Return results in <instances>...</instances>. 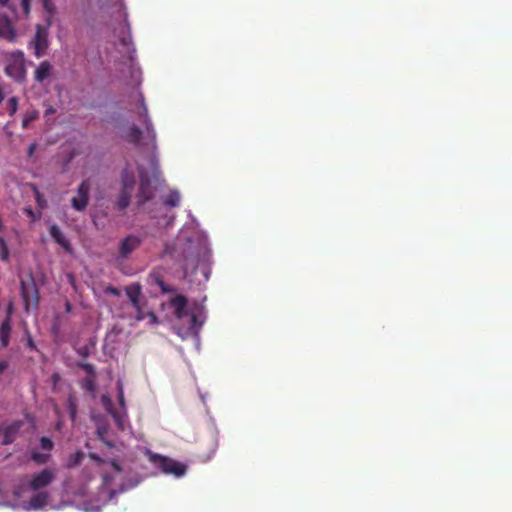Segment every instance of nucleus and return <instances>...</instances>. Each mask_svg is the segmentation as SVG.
<instances>
[{"instance_id":"obj_13","label":"nucleus","mask_w":512,"mask_h":512,"mask_svg":"<svg viewBox=\"0 0 512 512\" xmlns=\"http://www.w3.org/2000/svg\"><path fill=\"white\" fill-rule=\"evenodd\" d=\"M198 266V255L194 251V247L188 244L183 250V268L185 274L189 269H195Z\"/></svg>"},{"instance_id":"obj_21","label":"nucleus","mask_w":512,"mask_h":512,"mask_svg":"<svg viewBox=\"0 0 512 512\" xmlns=\"http://www.w3.org/2000/svg\"><path fill=\"white\" fill-rule=\"evenodd\" d=\"M141 137H142L141 129L136 125H132L129 128L125 138L128 142H130L136 146H140Z\"/></svg>"},{"instance_id":"obj_12","label":"nucleus","mask_w":512,"mask_h":512,"mask_svg":"<svg viewBox=\"0 0 512 512\" xmlns=\"http://www.w3.org/2000/svg\"><path fill=\"white\" fill-rule=\"evenodd\" d=\"M31 292H34V294H35V306H37L38 290L35 287L33 279L31 278V283H27L26 281L21 280L20 281V293H21V297H22L23 304H24L26 311L29 310Z\"/></svg>"},{"instance_id":"obj_5","label":"nucleus","mask_w":512,"mask_h":512,"mask_svg":"<svg viewBox=\"0 0 512 512\" xmlns=\"http://www.w3.org/2000/svg\"><path fill=\"white\" fill-rule=\"evenodd\" d=\"M139 178L140 184L137 193V202L139 205H143L153 198L155 189L152 186L148 174L144 168H139Z\"/></svg>"},{"instance_id":"obj_32","label":"nucleus","mask_w":512,"mask_h":512,"mask_svg":"<svg viewBox=\"0 0 512 512\" xmlns=\"http://www.w3.org/2000/svg\"><path fill=\"white\" fill-rule=\"evenodd\" d=\"M40 448L47 453H50L54 448V442L46 436H43L39 439Z\"/></svg>"},{"instance_id":"obj_23","label":"nucleus","mask_w":512,"mask_h":512,"mask_svg":"<svg viewBox=\"0 0 512 512\" xmlns=\"http://www.w3.org/2000/svg\"><path fill=\"white\" fill-rule=\"evenodd\" d=\"M66 406H67V410H68L71 421L75 422L78 405H77L76 397L73 394H70L67 397Z\"/></svg>"},{"instance_id":"obj_7","label":"nucleus","mask_w":512,"mask_h":512,"mask_svg":"<svg viewBox=\"0 0 512 512\" xmlns=\"http://www.w3.org/2000/svg\"><path fill=\"white\" fill-rule=\"evenodd\" d=\"M126 294L129 298L133 308L136 311L135 319L137 321H142L145 319L146 314L143 311V308L140 303L141 296V286L139 284H133L129 287H126Z\"/></svg>"},{"instance_id":"obj_34","label":"nucleus","mask_w":512,"mask_h":512,"mask_svg":"<svg viewBox=\"0 0 512 512\" xmlns=\"http://www.w3.org/2000/svg\"><path fill=\"white\" fill-rule=\"evenodd\" d=\"M43 6V9L48 13L50 17H52L56 12V6L53 0H40Z\"/></svg>"},{"instance_id":"obj_42","label":"nucleus","mask_w":512,"mask_h":512,"mask_svg":"<svg viewBox=\"0 0 512 512\" xmlns=\"http://www.w3.org/2000/svg\"><path fill=\"white\" fill-rule=\"evenodd\" d=\"M89 457L94 460L97 464H103V463H106V461L104 459H102L101 457H99L98 455L94 454V453H91L89 455Z\"/></svg>"},{"instance_id":"obj_2","label":"nucleus","mask_w":512,"mask_h":512,"mask_svg":"<svg viewBox=\"0 0 512 512\" xmlns=\"http://www.w3.org/2000/svg\"><path fill=\"white\" fill-rule=\"evenodd\" d=\"M5 73L19 83L26 79L25 57L22 51L17 50L6 54Z\"/></svg>"},{"instance_id":"obj_1","label":"nucleus","mask_w":512,"mask_h":512,"mask_svg":"<svg viewBox=\"0 0 512 512\" xmlns=\"http://www.w3.org/2000/svg\"><path fill=\"white\" fill-rule=\"evenodd\" d=\"M187 305L188 300L184 295H177L169 301V307L173 309L176 319L182 320L189 316V325L185 333L181 335L182 338L188 335H197L202 326V323L198 321V317L195 313L189 314Z\"/></svg>"},{"instance_id":"obj_48","label":"nucleus","mask_w":512,"mask_h":512,"mask_svg":"<svg viewBox=\"0 0 512 512\" xmlns=\"http://www.w3.org/2000/svg\"><path fill=\"white\" fill-rule=\"evenodd\" d=\"M8 368V362L5 360H0V375L4 373V371Z\"/></svg>"},{"instance_id":"obj_51","label":"nucleus","mask_w":512,"mask_h":512,"mask_svg":"<svg viewBox=\"0 0 512 512\" xmlns=\"http://www.w3.org/2000/svg\"><path fill=\"white\" fill-rule=\"evenodd\" d=\"M4 100V91L2 87L0 86V103Z\"/></svg>"},{"instance_id":"obj_50","label":"nucleus","mask_w":512,"mask_h":512,"mask_svg":"<svg viewBox=\"0 0 512 512\" xmlns=\"http://www.w3.org/2000/svg\"><path fill=\"white\" fill-rule=\"evenodd\" d=\"M35 150H36V144H35V143H32V144L28 147V151H27L28 156H29V157H32V156H33V154H34V152H35Z\"/></svg>"},{"instance_id":"obj_15","label":"nucleus","mask_w":512,"mask_h":512,"mask_svg":"<svg viewBox=\"0 0 512 512\" xmlns=\"http://www.w3.org/2000/svg\"><path fill=\"white\" fill-rule=\"evenodd\" d=\"M139 115H140V118L142 119L145 127H146V131H147V134L151 140V143H152V146L155 148L156 144H155V132L153 130V127H152V123L148 117V109L144 103V99L143 97L141 96V106H140V112H139Z\"/></svg>"},{"instance_id":"obj_29","label":"nucleus","mask_w":512,"mask_h":512,"mask_svg":"<svg viewBox=\"0 0 512 512\" xmlns=\"http://www.w3.org/2000/svg\"><path fill=\"white\" fill-rule=\"evenodd\" d=\"M39 117V112L37 110L26 111L22 120V127L24 129L28 128L31 122L35 121Z\"/></svg>"},{"instance_id":"obj_54","label":"nucleus","mask_w":512,"mask_h":512,"mask_svg":"<svg viewBox=\"0 0 512 512\" xmlns=\"http://www.w3.org/2000/svg\"><path fill=\"white\" fill-rule=\"evenodd\" d=\"M66 309H67V310H69V309H70V304H69V303H67V305H66Z\"/></svg>"},{"instance_id":"obj_11","label":"nucleus","mask_w":512,"mask_h":512,"mask_svg":"<svg viewBox=\"0 0 512 512\" xmlns=\"http://www.w3.org/2000/svg\"><path fill=\"white\" fill-rule=\"evenodd\" d=\"M34 54L37 58H40L46 54L48 47L47 31L41 26H37L36 34L33 40Z\"/></svg>"},{"instance_id":"obj_46","label":"nucleus","mask_w":512,"mask_h":512,"mask_svg":"<svg viewBox=\"0 0 512 512\" xmlns=\"http://www.w3.org/2000/svg\"><path fill=\"white\" fill-rule=\"evenodd\" d=\"M147 316L150 318V321L152 324H157L158 323V318L156 316V314L154 312H148L147 313Z\"/></svg>"},{"instance_id":"obj_25","label":"nucleus","mask_w":512,"mask_h":512,"mask_svg":"<svg viewBox=\"0 0 512 512\" xmlns=\"http://www.w3.org/2000/svg\"><path fill=\"white\" fill-rule=\"evenodd\" d=\"M102 404L103 406L105 407L106 411L112 415V417L117 421V423L119 424L120 423V416L116 413V411L114 410L113 408V403L111 401V399L106 396V395H103L102 396Z\"/></svg>"},{"instance_id":"obj_43","label":"nucleus","mask_w":512,"mask_h":512,"mask_svg":"<svg viewBox=\"0 0 512 512\" xmlns=\"http://www.w3.org/2000/svg\"><path fill=\"white\" fill-rule=\"evenodd\" d=\"M26 334H27V346L30 348V349H36V346H35V343L31 337V335L29 334V331H26Z\"/></svg>"},{"instance_id":"obj_30","label":"nucleus","mask_w":512,"mask_h":512,"mask_svg":"<svg viewBox=\"0 0 512 512\" xmlns=\"http://www.w3.org/2000/svg\"><path fill=\"white\" fill-rule=\"evenodd\" d=\"M7 111L10 116H14L18 109V98L16 96L10 97L6 102Z\"/></svg>"},{"instance_id":"obj_6","label":"nucleus","mask_w":512,"mask_h":512,"mask_svg":"<svg viewBox=\"0 0 512 512\" xmlns=\"http://www.w3.org/2000/svg\"><path fill=\"white\" fill-rule=\"evenodd\" d=\"M90 190V181L83 180L77 188V195L71 199V206L73 209L82 212L87 208L89 203Z\"/></svg>"},{"instance_id":"obj_49","label":"nucleus","mask_w":512,"mask_h":512,"mask_svg":"<svg viewBox=\"0 0 512 512\" xmlns=\"http://www.w3.org/2000/svg\"><path fill=\"white\" fill-rule=\"evenodd\" d=\"M13 313V304L10 303L6 309V317H9V322L11 323V315Z\"/></svg>"},{"instance_id":"obj_38","label":"nucleus","mask_w":512,"mask_h":512,"mask_svg":"<svg viewBox=\"0 0 512 512\" xmlns=\"http://www.w3.org/2000/svg\"><path fill=\"white\" fill-rule=\"evenodd\" d=\"M84 388L88 391L93 392L95 390L94 377L88 378L84 382Z\"/></svg>"},{"instance_id":"obj_33","label":"nucleus","mask_w":512,"mask_h":512,"mask_svg":"<svg viewBox=\"0 0 512 512\" xmlns=\"http://www.w3.org/2000/svg\"><path fill=\"white\" fill-rule=\"evenodd\" d=\"M0 259L3 262H8L9 260V249L3 237H0Z\"/></svg>"},{"instance_id":"obj_8","label":"nucleus","mask_w":512,"mask_h":512,"mask_svg":"<svg viewBox=\"0 0 512 512\" xmlns=\"http://www.w3.org/2000/svg\"><path fill=\"white\" fill-rule=\"evenodd\" d=\"M142 239L136 235H128L120 241L119 255L121 259H127L132 252L140 247Z\"/></svg>"},{"instance_id":"obj_4","label":"nucleus","mask_w":512,"mask_h":512,"mask_svg":"<svg viewBox=\"0 0 512 512\" xmlns=\"http://www.w3.org/2000/svg\"><path fill=\"white\" fill-rule=\"evenodd\" d=\"M56 478V472L52 468H44L34 473L27 483V488L31 491H43Z\"/></svg>"},{"instance_id":"obj_24","label":"nucleus","mask_w":512,"mask_h":512,"mask_svg":"<svg viewBox=\"0 0 512 512\" xmlns=\"http://www.w3.org/2000/svg\"><path fill=\"white\" fill-rule=\"evenodd\" d=\"M131 193L132 191L121 189V192L117 200V207L119 210H124L125 208L128 207L131 200Z\"/></svg>"},{"instance_id":"obj_40","label":"nucleus","mask_w":512,"mask_h":512,"mask_svg":"<svg viewBox=\"0 0 512 512\" xmlns=\"http://www.w3.org/2000/svg\"><path fill=\"white\" fill-rule=\"evenodd\" d=\"M23 211L28 217L31 218L32 221H35L37 219V215L31 207H25Z\"/></svg>"},{"instance_id":"obj_14","label":"nucleus","mask_w":512,"mask_h":512,"mask_svg":"<svg viewBox=\"0 0 512 512\" xmlns=\"http://www.w3.org/2000/svg\"><path fill=\"white\" fill-rule=\"evenodd\" d=\"M49 234L53 238V240L59 244L65 251H71V244L69 240L64 236L61 229L57 224H52L49 227Z\"/></svg>"},{"instance_id":"obj_28","label":"nucleus","mask_w":512,"mask_h":512,"mask_svg":"<svg viewBox=\"0 0 512 512\" xmlns=\"http://www.w3.org/2000/svg\"><path fill=\"white\" fill-rule=\"evenodd\" d=\"M164 204L169 207H176L180 204V194L177 191H171L164 199Z\"/></svg>"},{"instance_id":"obj_19","label":"nucleus","mask_w":512,"mask_h":512,"mask_svg":"<svg viewBox=\"0 0 512 512\" xmlns=\"http://www.w3.org/2000/svg\"><path fill=\"white\" fill-rule=\"evenodd\" d=\"M122 190L133 191L135 186L134 172L128 168L123 169L121 173Z\"/></svg>"},{"instance_id":"obj_26","label":"nucleus","mask_w":512,"mask_h":512,"mask_svg":"<svg viewBox=\"0 0 512 512\" xmlns=\"http://www.w3.org/2000/svg\"><path fill=\"white\" fill-rule=\"evenodd\" d=\"M102 404L103 406L105 407L106 411L112 415V417L117 421V423L119 424L120 423V416L116 413V411L114 410L113 408V403L111 401V399L106 396V395H103L102 396Z\"/></svg>"},{"instance_id":"obj_39","label":"nucleus","mask_w":512,"mask_h":512,"mask_svg":"<svg viewBox=\"0 0 512 512\" xmlns=\"http://www.w3.org/2000/svg\"><path fill=\"white\" fill-rule=\"evenodd\" d=\"M104 292L106 294H110V295H113V296H119L120 295V290L114 286H107L105 289H104Z\"/></svg>"},{"instance_id":"obj_35","label":"nucleus","mask_w":512,"mask_h":512,"mask_svg":"<svg viewBox=\"0 0 512 512\" xmlns=\"http://www.w3.org/2000/svg\"><path fill=\"white\" fill-rule=\"evenodd\" d=\"M32 189L35 194V200L38 204V206L43 209L46 206V200L44 199V196L40 193L36 185H32Z\"/></svg>"},{"instance_id":"obj_31","label":"nucleus","mask_w":512,"mask_h":512,"mask_svg":"<svg viewBox=\"0 0 512 512\" xmlns=\"http://www.w3.org/2000/svg\"><path fill=\"white\" fill-rule=\"evenodd\" d=\"M84 458V454L82 451H77L70 455L68 459V467H75L81 463Z\"/></svg>"},{"instance_id":"obj_27","label":"nucleus","mask_w":512,"mask_h":512,"mask_svg":"<svg viewBox=\"0 0 512 512\" xmlns=\"http://www.w3.org/2000/svg\"><path fill=\"white\" fill-rule=\"evenodd\" d=\"M208 446L210 448L209 453L208 454L202 453L199 455V457L201 458V460L203 462L209 461L215 455L216 450L218 448V443H217L216 438H211Z\"/></svg>"},{"instance_id":"obj_17","label":"nucleus","mask_w":512,"mask_h":512,"mask_svg":"<svg viewBox=\"0 0 512 512\" xmlns=\"http://www.w3.org/2000/svg\"><path fill=\"white\" fill-rule=\"evenodd\" d=\"M36 493L31 496L28 504L31 509L38 510L45 507L49 500V494L46 491H35Z\"/></svg>"},{"instance_id":"obj_20","label":"nucleus","mask_w":512,"mask_h":512,"mask_svg":"<svg viewBox=\"0 0 512 512\" xmlns=\"http://www.w3.org/2000/svg\"><path fill=\"white\" fill-rule=\"evenodd\" d=\"M11 323L9 322V317H6L5 320L0 325V342L2 347H7L10 340L11 333Z\"/></svg>"},{"instance_id":"obj_41","label":"nucleus","mask_w":512,"mask_h":512,"mask_svg":"<svg viewBox=\"0 0 512 512\" xmlns=\"http://www.w3.org/2000/svg\"><path fill=\"white\" fill-rule=\"evenodd\" d=\"M119 40L124 47L128 48L131 44V36L129 34L120 37Z\"/></svg>"},{"instance_id":"obj_55","label":"nucleus","mask_w":512,"mask_h":512,"mask_svg":"<svg viewBox=\"0 0 512 512\" xmlns=\"http://www.w3.org/2000/svg\"><path fill=\"white\" fill-rule=\"evenodd\" d=\"M152 165H153V166H155V165H156V164H155V160H154V159H152Z\"/></svg>"},{"instance_id":"obj_37","label":"nucleus","mask_w":512,"mask_h":512,"mask_svg":"<svg viewBox=\"0 0 512 512\" xmlns=\"http://www.w3.org/2000/svg\"><path fill=\"white\" fill-rule=\"evenodd\" d=\"M30 2H31V0H20V5H21V8H22L25 16H28L30 14V11H31Z\"/></svg>"},{"instance_id":"obj_3","label":"nucleus","mask_w":512,"mask_h":512,"mask_svg":"<svg viewBox=\"0 0 512 512\" xmlns=\"http://www.w3.org/2000/svg\"><path fill=\"white\" fill-rule=\"evenodd\" d=\"M149 460L163 473L171 474L177 478L185 475L187 471V466L185 464L156 453H149Z\"/></svg>"},{"instance_id":"obj_52","label":"nucleus","mask_w":512,"mask_h":512,"mask_svg":"<svg viewBox=\"0 0 512 512\" xmlns=\"http://www.w3.org/2000/svg\"><path fill=\"white\" fill-rule=\"evenodd\" d=\"M104 442H105V444H106L107 446H109V447H112V446H113V444H112L111 442H109V441H104Z\"/></svg>"},{"instance_id":"obj_16","label":"nucleus","mask_w":512,"mask_h":512,"mask_svg":"<svg viewBox=\"0 0 512 512\" xmlns=\"http://www.w3.org/2000/svg\"><path fill=\"white\" fill-rule=\"evenodd\" d=\"M149 279L151 283L156 284L160 288L162 293H171L175 291L174 287H171L164 282L162 273L158 269H153L149 273Z\"/></svg>"},{"instance_id":"obj_22","label":"nucleus","mask_w":512,"mask_h":512,"mask_svg":"<svg viewBox=\"0 0 512 512\" xmlns=\"http://www.w3.org/2000/svg\"><path fill=\"white\" fill-rule=\"evenodd\" d=\"M30 459L38 465H44L50 461L51 454L47 452H39L38 450H32L30 453Z\"/></svg>"},{"instance_id":"obj_9","label":"nucleus","mask_w":512,"mask_h":512,"mask_svg":"<svg viewBox=\"0 0 512 512\" xmlns=\"http://www.w3.org/2000/svg\"><path fill=\"white\" fill-rule=\"evenodd\" d=\"M0 38L9 42L16 40L14 20L4 13H0Z\"/></svg>"},{"instance_id":"obj_10","label":"nucleus","mask_w":512,"mask_h":512,"mask_svg":"<svg viewBox=\"0 0 512 512\" xmlns=\"http://www.w3.org/2000/svg\"><path fill=\"white\" fill-rule=\"evenodd\" d=\"M22 426H23V421H21V420H16L8 425L0 426V432L3 435V439H2L1 443L3 445H9V444L13 443L16 440L17 435H18L20 429L22 428Z\"/></svg>"},{"instance_id":"obj_36","label":"nucleus","mask_w":512,"mask_h":512,"mask_svg":"<svg viewBox=\"0 0 512 512\" xmlns=\"http://www.w3.org/2000/svg\"><path fill=\"white\" fill-rule=\"evenodd\" d=\"M80 367L91 377H95V367L90 363H81Z\"/></svg>"},{"instance_id":"obj_18","label":"nucleus","mask_w":512,"mask_h":512,"mask_svg":"<svg viewBox=\"0 0 512 512\" xmlns=\"http://www.w3.org/2000/svg\"><path fill=\"white\" fill-rule=\"evenodd\" d=\"M52 66L48 61H43L39 64L34 73V79L37 82H43L51 74Z\"/></svg>"},{"instance_id":"obj_47","label":"nucleus","mask_w":512,"mask_h":512,"mask_svg":"<svg viewBox=\"0 0 512 512\" xmlns=\"http://www.w3.org/2000/svg\"><path fill=\"white\" fill-rule=\"evenodd\" d=\"M119 403L123 408L125 407V400L122 387H119Z\"/></svg>"},{"instance_id":"obj_53","label":"nucleus","mask_w":512,"mask_h":512,"mask_svg":"<svg viewBox=\"0 0 512 512\" xmlns=\"http://www.w3.org/2000/svg\"><path fill=\"white\" fill-rule=\"evenodd\" d=\"M98 434L100 435V437L102 438V432L100 429H98Z\"/></svg>"},{"instance_id":"obj_44","label":"nucleus","mask_w":512,"mask_h":512,"mask_svg":"<svg viewBox=\"0 0 512 512\" xmlns=\"http://www.w3.org/2000/svg\"><path fill=\"white\" fill-rule=\"evenodd\" d=\"M108 463L112 466V468L117 471V472H121V465L116 461V460H110L108 461Z\"/></svg>"},{"instance_id":"obj_45","label":"nucleus","mask_w":512,"mask_h":512,"mask_svg":"<svg viewBox=\"0 0 512 512\" xmlns=\"http://www.w3.org/2000/svg\"><path fill=\"white\" fill-rule=\"evenodd\" d=\"M11 0H0V6L5 7L9 6L13 14H15V7L13 5H9Z\"/></svg>"}]
</instances>
